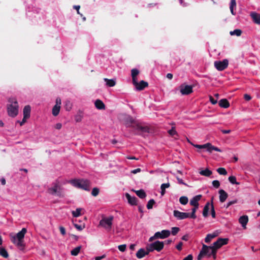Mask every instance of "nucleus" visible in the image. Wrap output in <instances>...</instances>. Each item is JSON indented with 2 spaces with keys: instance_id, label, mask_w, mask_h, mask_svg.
I'll list each match as a JSON object with an SVG mask.
<instances>
[{
  "instance_id": "obj_28",
  "label": "nucleus",
  "mask_w": 260,
  "mask_h": 260,
  "mask_svg": "<svg viewBox=\"0 0 260 260\" xmlns=\"http://www.w3.org/2000/svg\"><path fill=\"white\" fill-rule=\"evenodd\" d=\"M200 174L206 177H209L212 174V172L209 170L208 169H206L205 170H202L199 172Z\"/></svg>"
},
{
  "instance_id": "obj_49",
  "label": "nucleus",
  "mask_w": 260,
  "mask_h": 260,
  "mask_svg": "<svg viewBox=\"0 0 260 260\" xmlns=\"http://www.w3.org/2000/svg\"><path fill=\"white\" fill-rule=\"evenodd\" d=\"M205 250L204 249L203 250H201L200 252V253L199 254L197 259L198 260H201V259L204 256H205Z\"/></svg>"
},
{
  "instance_id": "obj_50",
  "label": "nucleus",
  "mask_w": 260,
  "mask_h": 260,
  "mask_svg": "<svg viewBox=\"0 0 260 260\" xmlns=\"http://www.w3.org/2000/svg\"><path fill=\"white\" fill-rule=\"evenodd\" d=\"M212 185L215 188H218L220 186V182L218 180H214L212 181Z\"/></svg>"
},
{
  "instance_id": "obj_1",
  "label": "nucleus",
  "mask_w": 260,
  "mask_h": 260,
  "mask_svg": "<svg viewBox=\"0 0 260 260\" xmlns=\"http://www.w3.org/2000/svg\"><path fill=\"white\" fill-rule=\"evenodd\" d=\"M125 124L126 127L133 128L136 135L143 136L144 133H149V128L147 126H143L131 116L126 117Z\"/></svg>"
},
{
  "instance_id": "obj_18",
  "label": "nucleus",
  "mask_w": 260,
  "mask_h": 260,
  "mask_svg": "<svg viewBox=\"0 0 260 260\" xmlns=\"http://www.w3.org/2000/svg\"><path fill=\"white\" fill-rule=\"evenodd\" d=\"M219 200L221 203L224 202L228 197V193L223 189L219 190Z\"/></svg>"
},
{
  "instance_id": "obj_63",
  "label": "nucleus",
  "mask_w": 260,
  "mask_h": 260,
  "mask_svg": "<svg viewBox=\"0 0 260 260\" xmlns=\"http://www.w3.org/2000/svg\"><path fill=\"white\" fill-rule=\"evenodd\" d=\"M179 2L183 7H186L187 6V4L184 2V0H179Z\"/></svg>"
},
{
  "instance_id": "obj_42",
  "label": "nucleus",
  "mask_w": 260,
  "mask_h": 260,
  "mask_svg": "<svg viewBox=\"0 0 260 260\" xmlns=\"http://www.w3.org/2000/svg\"><path fill=\"white\" fill-rule=\"evenodd\" d=\"M155 203V201L153 199L150 200L147 204V208L148 209H151L153 208V206Z\"/></svg>"
},
{
  "instance_id": "obj_44",
  "label": "nucleus",
  "mask_w": 260,
  "mask_h": 260,
  "mask_svg": "<svg viewBox=\"0 0 260 260\" xmlns=\"http://www.w3.org/2000/svg\"><path fill=\"white\" fill-rule=\"evenodd\" d=\"M99 192H100L99 189L97 187H94L92 189V190L91 191V194L93 197H96L99 194Z\"/></svg>"
},
{
  "instance_id": "obj_52",
  "label": "nucleus",
  "mask_w": 260,
  "mask_h": 260,
  "mask_svg": "<svg viewBox=\"0 0 260 260\" xmlns=\"http://www.w3.org/2000/svg\"><path fill=\"white\" fill-rule=\"evenodd\" d=\"M211 213L212 217L213 218H215L216 217V213H215V211L214 210V206L212 203L211 204Z\"/></svg>"
},
{
  "instance_id": "obj_61",
  "label": "nucleus",
  "mask_w": 260,
  "mask_h": 260,
  "mask_svg": "<svg viewBox=\"0 0 260 260\" xmlns=\"http://www.w3.org/2000/svg\"><path fill=\"white\" fill-rule=\"evenodd\" d=\"M141 171V169L140 168H137L136 169H135V170H133L131 171V173H133V174H136L137 173H139V172H140Z\"/></svg>"
},
{
  "instance_id": "obj_53",
  "label": "nucleus",
  "mask_w": 260,
  "mask_h": 260,
  "mask_svg": "<svg viewBox=\"0 0 260 260\" xmlns=\"http://www.w3.org/2000/svg\"><path fill=\"white\" fill-rule=\"evenodd\" d=\"M59 229L60 232L62 235L64 236L66 235V229L64 227L60 226H59Z\"/></svg>"
},
{
  "instance_id": "obj_38",
  "label": "nucleus",
  "mask_w": 260,
  "mask_h": 260,
  "mask_svg": "<svg viewBox=\"0 0 260 260\" xmlns=\"http://www.w3.org/2000/svg\"><path fill=\"white\" fill-rule=\"evenodd\" d=\"M211 248H212L211 246H208L205 244H203V246H202L201 250H203L204 249V250L205 251V255H208V254L209 253V250H211Z\"/></svg>"
},
{
  "instance_id": "obj_23",
  "label": "nucleus",
  "mask_w": 260,
  "mask_h": 260,
  "mask_svg": "<svg viewBox=\"0 0 260 260\" xmlns=\"http://www.w3.org/2000/svg\"><path fill=\"white\" fill-rule=\"evenodd\" d=\"M250 16L252 18L253 21L256 24H260V15L255 13L252 12L251 13Z\"/></svg>"
},
{
  "instance_id": "obj_64",
  "label": "nucleus",
  "mask_w": 260,
  "mask_h": 260,
  "mask_svg": "<svg viewBox=\"0 0 260 260\" xmlns=\"http://www.w3.org/2000/svg\"><path fill=\"white\" fill-rule=\"evenodd\" d=\"M166 77L169 79L171 80L173 77V75L171 73H168L166 75Z\"/></svg>"
},
{
  "instance_id": "obj_6",
  "label": "nucleus",
  "mask_w": 260,
  "mask_h": 260,
  "mask_svg": "<svg viewBox=\"0 0 260 260\" xmlns=\"http://www.w3.org/2000/svg\"><path fill=\"white\" fill-rule=\"evenodd\" d=\"M191 144L192 145H193L196 148H197L199 149H206L207 151L210 153H211L213 150L218 151V152L222 151L221 150H220L219 148L212 145L210 143H207L204 145H198V144L194 145L192 144Z\"/></svg>"
},
{
  "instance_id": "obj_9",
  "label": "nucleus",
  "mask_w": 260,
  "mask_h": 260,
  "mask_svg": "<svg viewBox=\"0 0 260 260\" xmlns=\"http://www.w3.org/2000/svg\"><path fill=\"white\" fill-rule=\"evenodd\" d=\"M229 239L228 238H218V240L213 243V245L211 246L212 248H214L216 249H218L222 247L223 245L228 244Z\"/></svg>"
},
{
  "instance_id": "obj_40",
  "label": "nucleus",
  "mask_w": 260,
  "mask_h": 260,
  "mask_svg": "<svg viewBox=\"0 0 260 260\" xmlns=\"http://www.w3.org/2000/svg\"><path fill=\"white\" fill-rule=\"evenodd\" d=\"M242 34V31L241 29H235L234 31H231L230 32V35H236L237 36H240Z\"/></svg>"
},
{
  "instance_id": "obj_3",
  "label": "nucleus",
  "mask_w": 260,
  "mask_h": 260,
  "mask_svg": "<svg viewBox=\"0 0 260 260\" xmlns=\"http://www.w3.org/2000/svg\"><path fill=\"white\" fill-rule=\"evenodd\" d=\"M47 192L51 195H56L59 198H63L65 196L63 188L57 180L52 183V186L48 188Z\"/></svg>"
},
{
  "instance_id": "obj_14",
  "label": "nucleus",
  "mask_w": 260,
  "mask_h": 260,
  "mask_svg": "<svg viewBox=\"0 0 260 260\" xmlns=\"http://www.w3.org/2000/svg\"><path fill=\"white\" fill-rule=\"evenodd\" d=\"M152 246L155 250L159 252L164 248V243L163 242L156 241L152 243Z\"/></svg>"
},
{
  "instance_id": "obj_34",
  "label": "nucleus",
  "mask_w": 260,
  "mask_h": 260,
  "mask_svg": "<svg viewBox=\"0 0 260 260\" xmlns=\"http://www.w3.org/2000/svg\"><path fill=\"white\" fill-rule=\"evenodd\" d=\"M236 0H231V3H230V9L231 13L234 15H235V13L234 11V8L236 7Z\"/></svg>"
},
{
  "instance_id": "obj_55",
  "label": "nucleus",
  "mask_w": 260,
  "mask_h": 260,
  "mask_svg": "<svg viewBox=\"0 0 260 260\" xmlns=\"http://www.w3.org/2000/svg\"><path fill=\"white\" fill-rule=\"evenodd\" d=\"M210 102L213 104L215 105L217 103V100H215L213 97L210 96L209 97Z\"/></svg>"
},
{
  "instance_id": "obj_33",
  "label": "nucleus",
  "mask_w": 260,
  "mask_h": 260,
  "mask_svg": "<svg viewBox=\"0 0 260 260\" xmlns=\"http://www.w3.org/2000/svg\"><path fill=\"white\" fill-rule=\"evenodd\" d=\"M211 253H210L208 254V257H210L212 256L213 258L214 259H215L217 257L216 253H217V250L214 248H211Z\"/></svg>"
},
{
  "instance_id": "obj_35",
  "label": "nucleus",
  "mask_w": 260,
  "mask_h": 260,
  "mask_svg": "<svg viewBox=\"0 0 260 260\" xmlns=\"http://www.w3.org/2000/svg\"><path fill=\"white\" fill-rule=\"evenodd\" d=\"M81 248V246L76 247L71 251V254L74 256H77L80 252Z\"/></svg>"
},
{
  "instance_id": "obj_22",
  "label": "nucleus",
  "mask_w": 260,
  "mask_h": 260,
  "mask_svg": "<svg viewBox=\"0 0 260 260\" xmlns=\"http://www.w3.org/2000/svg\"><path fill=\"white\" fill-rule=\"evenodd\" d=\"M219 106L223 108H228L230 107V103L226 99H222L218 102Z\"/></svg>"
},
{
  "instance_id": "obj_21",
  "label": "nucleus",
  "mask_w": 260,
  "mask_h": 260,
  "mask_svg": "<svg viewBox=\"0 0 260 260\" xmlns=\"http://www.w3.org/2000/svg\"><path fill=\"white\" fill-rule=\"evenodd\" d=\"M30 110H31V108L29 105H26L24 107L23 112V117H24V118H29Z\"/></svg>"
},
{
  "instance_id": "obj_19",
  "label": "nucleus",
  "mask_w": 260,
  "mask_h": 260,
  "mask_svg": "<svg viewBox=\"0 0 260 260\" xmlns=\"http://www.w3.org/2000/svg\"><path fill=\"white\" fill-rule=\"evenodd\" d=\"M218 235V233L217 232H215L213 233L212 234H209L207 235L205 239V242L206 243H209L212 239L213 238L216 237Z\"/></svg>"
},
{
  "instance_id": "obj_51",
  "label": "nucleus",
  "mask_w": 260,
  "mask_h": 260,
  "mask_svg": "<svg viewBox=\"0 0 260 260\" xmlns=\"http://www.w3.org/2000/svg\"><path fill=\"white\" fill-rule=\"evenodd\" d=\"M126 247V245L125 244H122L119 245L118 248L120 251L124 252L125 251Z\"/></svg>"
},
{
  "instance_id": "obj_24",
  "label": "nucleus",
  "mask_w": 260,
  "mask_h": 260,
  "mask_svg": "<svg viewBox=\"0 0 260 260\" xmlns=\"http://www.w3.org/2000/svg\"><path fill=\"white\" fill-rule=\"evenodd\" d=\"M146 255H148V252H146L144 248H140L136 254L137 257L139 259L142 258Z\"/></svg>"
},
{
  "instance_id": "obj_62",
  "label": "nucleus",
  "mask_w": 260,
  "mask_h": 260,
  "mask_svg": "<svg viewBox=\"0 0 260 260\" xmlns=\"http://www.w3.org/2000/svg\"><path fill=\"white\" fill-rule=\"evenodd\" d=\"M62 127V125L60 123H57L56 124L55 127L57 129H60Z\"/></svg>"
},
{
  "instance_id": "obj_12",
  "label": "nucleus",
  "mask_w": 260,
  "mask_h": 260,
  "mask_svg": "<svg viewBox=\"0 0 260 260\" xmlns=\"http://www.w3.org/2000/svg\"><path fill=\"white\" fill-rule=\"evenodd\" d=\"M134 85L135 86L137 90L141 91L143 90L145 88L148 87V82L142 80L140 82H138L137 80L133 83Z\"/></svg>"
},
{
  "instance_id": "obj_29",
  "label": "nucleus",
  "mask_w": 260,
  "mask_h": 260,
  "mask_svg": "<svg viewBox=\"0 0 260 260\" xmlns=\"http://www.w3.org/2000/svg\"><path fill=\"white\" fill-rule=\"evenodd\" d=\"M209 206L210 203L209 202L207 203L205 206H204V208L203 209V215L205 217H207L208 215V212L209 210Z\"/></svg>"
},
{
  "instance_id": "obj_46",
  "label": "nucleus",
  "mask_w": 260,
  "mask_h": 260,
  "mask_svg": "<svg viewBox=\"0 0 260 260\" xmlns=\"http://www.w3.org/2000/svg\"><path fill=\"white\" fill-rule=\"evenodd\" d=\"M179 230H180V229L179 228L173 227L172 228L171 233L173 235L175 236L178 233Z\"/></svg>"
},
{
  "instance_id": "obj_48",
  "label": "nucleus",
  "mask_w": 260,
  "mask_h": 260,
  "mask_svg": "<svg viewBox=\"0 0 260 260\" xmlns=\"http://www.w3.org/2000/svg\"><path fill=\"white\" fill-rule=\"evenodd\" d=\"M168 133L172 136H174L175 135H177V132L176 131L174 127H172V128L168 131Z\"/></svg>"
},
{
  "instance_id": "obj_41",
  "label": "nucleus",
  "mask_w": 260,
  "mask_h": 260,
  "mask_svg": "<svg viewBox=\"0 0 260 260\" xmlns=\"http://www.w3.org/2000/svg\"><path fill=\"white\" fill-rule=\"evenodd\" d=\"M217 172L222 175H226L228 174L226 170L224 168H219L217 169Z\"/></svg>"
},
{
  "instance_id": "obj_15",
  "label": "nucleus",
  "mask_w": 260,
  "mask_h": 260,
  "mask_svg": "<svg viewBox=\"0 0 260 260\" xmlns=\"http://www.w3.org/2000/svg\"><path fill=\"white\" fill-rule=\"evenodd\" d=\"M125 197L127 200L128 203L131 205H137L138 203V199L135 197H132L128 193H125Z\"/></svg>"
},
{
  "instance_id": "obj_47",
  "label": "nucleus",
  "mask_w": 260,
  "mask_h": 260,
  "mask_svg": "<svg viewBox=\"0 0 260 260\" xmlns=\"http://www.w3.org/2000/svg\"><path fill=\"white\" fill-rule=\"evenodd\" d=\"M72 103L69 101H66L65 107L67 111H70L72 109Z\"/></svg>"
},
{
  "instance_id": "obj_27",
  "label": "nucleus",
  "mask_w": 260,
  "mask_h": 260,
  "mask_svg": "<svg viewBox=\"0 0 260 260\" xmlns=\"http://www.w3.org/2000/svg\"><path fill=\"white\" fill-rule=\"evenodd\" d=\"M104 80L106 82V85L109 87H113L116 84V81L114 79L104 78Z\"/></svg>"
},
{
  "instance_id": "obj_31",
  "label": "nucleus",
  "mask_w": 260,
  "mask_h": 260,
  "mask_svg": "<svg viewBox=\"0 0 260 260\" xmlns=\"http://www.w3.org/2000/svg\"><path fill=\"white\" fill-rule=\"evenodd\" d=\"M0 255L4 258L9 257L8 253L5 248L0 247Z\"/></svg>"
},
{
  "instance_id": "obj_37",
  "label": "nucleus",
  "mask_w": 260,
  "mask_h": 260,
  "mask_svg": "<svg viewBox=\"0 0 260 260\" xmlns=\"http://www.w3.org/2000/svg\"><path fill=\"white\" fill-rule=\"evenodd\" d=\"M81 208H77L75 211H73L72 212V214L73 217H77L81 215Z\"/></svg>"
},
{
  "instance_id": "obj_7",
  "label": "nucleus",
  "mask_w": 260,
  "mask_h": 260,
  "mask_svg": "<svg viewBox=\"0 0 260 260\" xmlns=\"http://www.w3.org/2000/svg\"><path fill=\"white\" fill-rule=\"evenodd\" d=\"M113 216H110L108 218H103L100 221L99 225L106 229L110 230L112 228Z\"/></svg>"
},
{
  "instance_id": "obj_32",
  "label": "nucleus",
  "mask_w": 260,
  "mask_h": 260,
  "mask_svg": "<svg viewBox=\"0 0 260 260\" xmlns=\"http://www.w3.org/2000/svg\"><path fill=\"white\" fill-rule=\"evenodd\" d=\"M199 206H193V208L191 209V214L189 213V217L192 219H195L197 218V216L196 215V212L198 209Z\"/></svg>"
},
{
  "instance_id": "obj_30",
  "label": "nucleus",
  "mask_w": 260,
  "mask_h": 260,
  "mask_svg": "<svg viewBox=\"0 0 260 260\" xmlns=\"http://www.w3.org/2000/svg\"><path fill=\"white\" fill-rule=\"evenodd\" d=\"M60 109V106L55 105L52 109V114L54 116H56L58 115Z\"/></svg>"
},
{
  "instance_id": "obj_39",
  "label": "nucleus",
  "mask_w": 260,
  "mask_h": 260,
  "mask_svg": "<svg viewBox=\"0 0 260 260\" xmlns=\"http://www.w3.org/2000/svg\"><path fill=\"white\" fill-rule=\"evenodd\" d=\"M229 181L233 184H239L240 183L237 182L236 178L234 176H231L229 177Z\"/></svg>"
},
{
  "instance_id": "obj_8",
  "label": "nucleus",
  "mask_w": 260,
  "mask_h": 260,
  "mask_svg": "<svg viewBox=\"0 0 260 260\" xmlns=\"http://www.w3.org/2000/svg\"><path fill=\"white\" fill-rule=\"evenodd\" d=\"M214 64L218 71H221L227 68L229 61L227 59H224L222 61H215Z\"/></svg>"
},
{
  "instance_id": "obj_26",
  "label": "nucleus",
  "mask_w": 260,
  "mask_h": 260,
  "mask_svg": "<svg viewBox=\"0 0 260 260\" xmlns=\"http://www.w3.org/2000/svg\"><path fill=\"white\" fill-rule=\"evenodd\" d=\"M136 194L141 199H144L146 197V194L144 190L140 189L138 190H134Z\"/></svg>"
},
{
  "instance_id": "obj_60",
  "label": "nucleus",
  "mask_w": 260,
  "mask_h": 260,
  "mask_svg": "<svg viewBox=\"0 0 260 260\" xmlns=\"http://www.w3.org/2000/svg\"><path fill=\"white\" fill-rule=\"evenodd\" d=\"M193 256L191 254L188 255L186 257L183 258V260H192Z\"/></svg>"
},
{
  "instance_id": "obj_2",
  "label": "nucleus",
  "mask_w": 260,
  "mask_h": 260,
  "mask_svg": "<svg viewBox=\"0 0 260 260\" xmlns=\"http://www.w3.org/2000/svg\"><path fill=\"white\" fill-rule=\"evenodd\" d=\"M26 232V229L23 228L16 235H10L12 242L16 244L20 250H23L25 247L23 239Z\"/></svg>"
},
{
  "instance_id": "obj_10",
  "label": "nucleus",
  "mask_w": 260,
  "mask_h": 260,
  "mask_svg": "<svg viewBox=\"0 0 260 260\" xmlns=\"http://www.w3.org/2000/svg\"><path fill=\"white\" fill-rule=\"evenodd\" d=\"M173 215L179 220H182L189 217V213L182 212L178 210H174L173 211Z\"/></svg>"
},
{
  "instance_id": "obj_25",
  "label": "nucleus",
  "mask_w": 260,
  "mask_h": 260,
  "mask_svg": "<svg viewBox=\"0 0 260 260\" xmlns=\"http://www.w3.org/2000/svg\"><path fill=\"white\" fill-rule=\"evenodd\" d=\"M139 74V71L137 69H133L131 71V75L133 83L137 80V76Z\"/></svg>"
},
{
  "instance_id": "obj_11",
  "label": "nucleus",
  "mask_w": 260,
  "mask_h": 260,
  "mask_svg": "<svg viewBox=\"0 0 260 260\" xmlns=\"http://www.w3.org/2000/svg\"><path fill=\"white\" fill-rule=\"evenodd\" d=\"M193 92L192 86L185 85L180 86V92L182 95H188Z\"/></svg>"
},
{
  "instance_id": "obj_59",
  "label": "nucleus",
  "mask_w": 260,
  "mask_h": 260,
  "mask_svg": "<svg viewBox=\"0 0 260 260\" xmlns=\"http://www.w3.org/2000/svg\"><path fill=\"white\" fill-rule=\"evenodd\" d=\"M244 98L247 101H250L251 99V96L248 94H245L244 95Z\"/></svg>"
},
{
  "instance_id": "obj_20",
  "label": "nucleus",
  "mask_w": 260,
  "mask_h": 260,
  "mask_svg": "<svg viewBox=\"0 0 260 260\" xmlns=\"http://www.w3.org/2000/svg\"><path fill=\"white\" fill-rule=\"evenodd\" d=\"M95 107L99 110H105V105L100 100H96L94 102Z\"/></svg>"
},
{
  "instance_id": "obj_13",
  "label": "nucleus",
  "mask_w": 260,
  "mask_h": 260,
  "mask_svg": "<svg viewBox=\"0 0 260 260\" xmlns=\"http://www.w3.org/2000/svg\"><path fill=\"white\" fill-rule=\"evenodd\" d=\"M170 231L169 230H164L160 232L155 233V237L160 239H165L168 237L170 235Z\"/></svg>"
},
{
  "instance_id": "obj_4",
  "label": "nucleus",
  "mask_w": 260,
  "mask_h": 260,
  "mask_svg": "<svg viewBox=\"0 0 260 260\" xmlns=\"http://www.w3.org/2000/svg\"><path fill=\"white\" fill-rule=\"evenodd\" d=\"M11 104L8 105L7 112L9 116L16 117L18 113V104L15 98H10L8 100Z\"/></svg>"
},
{
  "instance_id": "obj_43",
  "label": "nucleus",
  "mask_w": 260,
  "mask_h": 260,
  "mask_svg": "<svg viewBox=\"0 0 260 260\" xmlns=\"http://www.w3.org/2000/svg\"><path fill=\"white\" fill-rule=\"evenodd\" d=\"M74 225L78 231H82L83 229L85 228V224L84 223L78 224L77 223H74Z\"/></svg>"
},
{
  "instance_id": "obj_54",
  "label": "nucleus",
  "mask_w": 260,
  "mask_h": 260,
  "mask_svg": "<svg viewBox=\"0 0 260 260\" xmlns=\"http://www.w3.org/2000/svg\"><path fill=\"white\" fill-rule=\"evenodd\" d=\"M170 186V184L169 183H163L160 186V189H164L165 190L167 188H169Z\"/></svg>"
},
{
  "instance_id": "obj_45",
  "label": "nucleus",
  "mask_w": 260,
  "mask_h": 260,
  "mask_svg": "<svg viewBox=\"0 0 260 260\" xmlns=\"http://www.w3.org/2000/svg\"><path fill=\"white\" fill-rule=\"evenodd\" d=\"M154 250V249H153L152 246V243L148 245L147 247H146V252H148V254L149 253V252H152Z\"/></svg>"
},
{
  "instance_id": "obj_16",
  "label": "nucleus",
  "mask_w": 260,
  "mask_h": 260,
  "mask_svg": "<svg viewBox=\"0 0 260 260\" xmlns=\"http://www.w3.org/2000/svg\"><path fill=\"white\" fill-rule=\"evenodd\" d=\"M239 222L244 229H246V225L248 222V216L243 215L241 216L239 219Z\"/></svg>"
},
{
  "instance_id": "obj_58",
  "label": "nucleus",
  "mask_w": 260,
  "mask_h": 260,
  "mask_svg": "<svg viewBox=\"0 0 260 260\" xmlns=\"http://www.w3.org/2000/svg\"><path fill=\"white\" fill-rule=\"evenodd\" d=\"M177 179L178 180V183L180 184H183V185H185L186 186H188L185 183H184L182 179L179 178L178 177H177Z\"/></svg>"
},
{
  "instance_id": "obj_5",
  "label": "nucleus",
  "mask_w": 260,
  "mask_h": 260,
  "mask_svg": "<svg viewBox=\"0 0 260 260\" xmlns=\"http://www.w3.org/2000/svg\"><path fill=\"white\" fill-rule=\"evenodd\" d=\"M72 184L76 187L89 191L90 182L87 179H74L71 181Z\"/></svg>"
},
{
  "instance_id": "obj_56",
  "label": "nucleus",
  "mask_w": 260,
  "mask_h": 260,
  "mask_svg": "<svg viewBox=\"0 0 260 260\" xmlns=\"http://www.w3.org/2000/svg\"><path fill=\"white\" fill-rule=\"evenodd\" d=\"M183 245V243L182 242H179V243L176 245V248L179 251L182 250V247Z\"/></svg>"
},
{
  "instance_id": "obj_57",
  "label": "nucleus",
  "mask_w": 260,
  "mask_h": 260,
  "mask_svg": "<svg viewBox=\"0 0 260 260\" xmlns=\"http://www.w3.org/2000/svg\"><path fill=\"white\" fill-rule=\"evenodd\" d=\"M237 203V200H233V201H230L229 202L228 204H227V206L226 207V208H228L229 207H230L231 205H233L234 204H236Z\"/></svg>"
},
{
  "instance_id": "obj_36",
  "label": "nucleus",
  "mask_w": 260,
  "mask_h": 260,
  "mask_svg": "<svg viewBox=\"0 0 260 260\" xmlns=\"http://www.w3.org/2000/svg\"><path fill=\"white\" fill-rule=\"evenodd\" d=\"M179 202L182 205H186L188 202V198L186 196H182L179 199Z\"/></svg>"
},
{
  "instance_id": "obj_17",
  "label": "nucleus",
  "mask_w": 260,
  "mask_h": 260,
  "mask_svg": "<svg viewBox=\"0 0 260 260\" xmlns=\"http://www.w3.org/2000/svg\"><path fill=\"white\" fill-rule=\"evenodd\" d=\"M202 196L199 194L194 197L190 201V204L193 206H199L198 202L201 200Z\"/></svg>"
}]
</instances>
